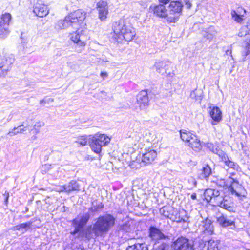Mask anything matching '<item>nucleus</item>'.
Masks as SVG:
<instances>
[{"label":"nucleus","mask_w":250,"mask_h":250,"mask_svg":"<svg viewBox=\"0 0 250 250\" xmlns=\"http://www.w3.org/2000/svg\"><path fill=\"white\" fill-rule=\"evenodd\" d=\"M131 17L124 16L113 24V38L118 42L123 40L132 41L136 35L135 29L131 23Z\"/></svg>","instance_id":"1"},{"label":"nucleus","mask_w":250,"mask_h":250,"mask_svg":"<svg viewBox=\"0 0 250 250\" xmlns=\"http://www.w3.org/2000/svg\"><path fill=\"white\" fill-rule=\"evenodd\" d=\"M86 13L82 9L71 12L63 20L58 21L55 28L57 30L66 29L69 27L78 28L86 18Z\"/></svg>","instance_id":"2"},{"label":"nucleus","mask_w":250,"mask_h":250,"mask_svg":"<svg viewBox=\"0 0 250 250\" xmlns=\"http://www.w3.org/2000/svg\"><path fill=\"white\" fill-rule=\"evenodd\" d=\"M115 218L110 214L99 217L93 224L92 231L97 236L106 233L115 225Z\"/></svg>","instance_id":"3"},{"label":"nucleus","mask_w":250,"mask_h":250,"mask_svg":"<svg viewBox=\"0 0 250 250\" xmlns=\"http://www.w3.org/2000/svg\"><path fill=\"white\" fill-rule=\"evenodd\" d=\"M110 140V138L104 134H96L90 143V147L95 153L100 154L102 147L107 145Z\"/></svg>","instance_id":"4"},{"label":"nucleus","mask_w":250,"mask_h":250,"mask_svg":"<svg viewBox=\"0 0 250 250\" xmlns=\"http://www.w3.org/2000/svg\"><path fill=\"white\" fill-rule=\"evenodd\" d=\"M183 4L179 1H172L168 6L167 22L175 23L178 21L182 13Z\"/></svg>","instance_id":"5"},{"label":"nucleus","mask_w":250,"mask_h":250,"mask_svg":"<svg viewBox=\"0 0 250 250\" xmlns=\"http://www.w3.org/2000/svg\"><path fill=\"white\" fill-rule=\"evenodd\" d=\"M207 146L213 153L217 154L221 159V161L228 168L236 169L238 168V166L234 162L230 161L226 154L221 151L217 143H208Z\"/></svg>","instance_id":"6"},{"label":"nucleus","mask_w":250,"mask_h":250,"mask_svg":"<svg viewBox=\"0 0 250 250\" xmlns=\"http://www.w3.org/2000/svg\"><path fill=\"white\" fill-rule=\"evenodd\" d=\"M86 32V30L78 28L75 32L69 34L70 40L81 48L78 50V51H81L86 45V41L88 38Z\"/></svg>","instance_id":"7"},{"label":"nucleus","mask_w":250,"mask_h":250,"mask_svg":"<svg viewBox=\"0 0 250 250\" xmlns=\"http://www.w3.org/2000/svg\"><path fill=\"white\" fill-rule=\"evenodd\" d=\"M137 101L134 110L137 112H146L149 106V99L146 91H141L137 95Z\"/></svg>","instance_id":"8"},{"label":"nucleus","mask_w":250,"mask_h":250,"mask_svg":"<svg viewBox=\"0 0 250 250\" xmlns=\"http://www.w3.org/2000/svg\"><path fill=\"white\" fill-rule=\"evenodd\" d=\"M171 250H194L190 241L184 237L178 238L171 245Z\"/></svg>","instance_id":"9"},{"label":"nucleus","mask_w":250,"mask_h":250,"mask_svg":"<svg viewBox=\"0 0 250 250\" xmlns=\"http://www.w3.org/2000/svg\"><path fill=\"white\" fill-rule=\"evenodd\" d=\"M12 20L11 15L9 13L2 14L0 18V37L5 38L9 33V26Z\"/></svg>","instance_id":"10"},{"label":"nucleus","mask_w":250,"mask_h":250,"mask_svg":"<svg viewBox=\"0 0 250 250\" xmlns=\"http://www.w3.org/2000/svg\"><path fill=\"white\" fill-rule=\"evenodd\" d=\"M165 4L160 3L158 5H153L151 6L150 9L153 11L154 15L160 18H165L167 21V16H168V12L165 6Z\"/></svg>","instance_id":"11"},{"label":"nucleus","mask_w":250,"mask_h":250,"mask_svg":"<svg viewBox=\"0 0 250 250\" xmlns=\"http://www.w3.org/2000/svg\"><path fill=\"white\" fill-rule=\"evenodd\" d=\"M230 182L231 183L229 188V190L232 194L235 195L237 197L244 196L245 190L241 185L234 181L232 178L229 177Z\"/></svg>","instance_id":"12"},{"label":"nucleus","mask_w":250,"mask_h":250,"mask_svg":"<svg viewBox=\"0 0 250 250\" xmlns=\"http://www.w3.org/2000/svg\"><path fill=\"white\" fill-rule=\"evenodd\" d=\"M33 12L38 17H43L49 13V10L46 5L41 1H38L34 6Z\"/></svg>","instance_id":"13"},{"label":"nucleus","mask_w":250,"mask_h":250,"mask_svg":"<svg viewBox=\"0 0 250 250\" xmlns=\"http://www.w3.org/2000/svg\"><path fill=\"white\" fill-rule=\"evenodd\" d=\"M99 12V18L101 21L105 20L108 14L107 2L105 1H100L97 4Z\"/></svg>","instance_id":"14"},{"label":"nucleus","mask_w":250,"mask_h":250,"mask_svg":"<svg viewBox=\"0 0 250 250\" xmlns=\"http://www.w3.org/2000/svg\"><path fill=\"white\" fill-rule=\"evenodd\" d=\"M89 219V216L87 214L83 215L81 218H77L73 220V224L75 227V230L71 232L73 235L78 233L80 229L86 223Z\"/></svg>","instance_id":"15"},{"label":"nucleus","mask_w":250,"mask_h":250,"mask_svg":"<svg viewBox=\"0 0 250 250\" xmlns=\"http://www.w3.org/2000/svg\"><path fill=\"white\" fill-rule=\"evenodd\" d=\"M149 236L152 240L155 242H158L166 238V236L160 229L154 227H151L149 228Z\"/></svg>","instance_id":"16"},{"label":"nucleus","mask_w":250,"mask_h":250,"mask_svg":"<svg viewBox=\"0 0 250 250\" xmlns=\"http://www.w3.org/2000/svg\"><path fill=\"white\" fill-rule=\"evenodd\" d=\"M209 109V115L212 120L211 123L216 125L222 120V112L219 107L216 106L210 107Z\"/></svg>","instance_id":"17"},{"label":"nucleus","mask_w":250,"mask_h":250,"mask_svg":"<svg viewBox=\"0 0 250 250\" xmlns=\"http://www.w3.org/2000/svg\"><path fill=\"white\" fill-rule=\"evenodd\" d=\"M157 153L154 150H149L144 153L142 157V162L145 164H151L156 159Z\"/></svg>","instance_id":"18"},{"label":"nucleus","mask_w":250,"mask_h":250,"mask_svg":"<svg viewBox=\"0 0 250 250\" xmlns=\"http://www.w3.org/2000/svg\"><path fill=\"white\" fill-rule=\"evenodd\" d=\"M160 213L166 218L170 220L174 219L173 215L177 213V209L170 206H165L160 209Z\"/></svg>","instance_id":"19"},{"label":"nucleus","mask_w":250,"mask_h":250,"mask_svg":"<svg viewBox=\"0 0 250 250\" xmlns=\"http://www.w3.org/2000/svg\"><path fill=\"white\" fill-rule=\"evenodd\" d=\"M192 137L189 141L186 142L188 143V145L194 150H200L202 148V146L200 140L195 134L192 136Z\"/></svg>","instance_id":"20"},{"label":"nucleus","mask_w":250,"mask_h":250,"mask_svg":"<svg viewBox=\"0 0 250 250\" xmlns=\"http://www.w3.org/2000/svg\"><path fill=\"white\" fill-rule=\"evenodd\" d=\"M173 217L174 219H172L171 220L178 223L188 222L189 219V217L185 210L179 212L177 210V213L173 215Z\"/></svg>","instance_id":"21"},{"label":"nucleus","mask_w":250,"mask_h":250,"mask_svg":"<svg viewBox=\"0 0 250 250\" xmlns=\"http://www.w3.org/2000/svg\"><path fill=\"white\" fill-rule=\"evenodd\" d=\"M218 223L223 227L233 226L235 227V222L224 216H221L217 219Z\"/></svg>","instance_id":"22"},{"label":"nucleus","mask_w":250,"mask_h":250,"mask_svg":"<svg viewBox=\"0 0 250 250\" xmlns=\"http://www.w3.org/2000/svg\"><path fill=\"white\" fill-rule=\"evenodd\" d=\"M218 245L217 241L210 240L205 243L202 250H219Z\"/></svg>","instance_id":"23"},{"label":"nucleus","mask_w":250,"mask_h":250,"mask_svg":"<svg viewBox=\"0 0 250 250\" xmlns=\"http://www.w3.org/2000/svg\"><path fill=\"white\" fill-rule=\"evenodd\" d=\"M218 195V191L212 189H208L205 191V199L208 202H211L214 196Z\"/></svg>","instance_id":"24"},{"label":"nucleus","mask_w":250,"mask_h":250,"mask_svg":"<svg viewBox=\"0 0 250 250\" xmlns=\"http://www.w3.org/2000/svg\"><path fill=\"white\" fill-rule=\"evenodd\" d=\"M65 192L70 193L73 191L79 190V186L75 181H71L68 184L65 185Z\"/></svg>","instance_id":"25"},{"label":"nucleus","mask_w":250,"mask_h":250,"mask_svg":"<svg viewBox=\"0 0 250 250\" xmlns=\"http://www.w3.org/2000/svg\"><path fill=\"white\" fill-rule=\"evenodd\" d=\"M216 32L214 30V27H210L206 30L203 31L202 35L204 38L210 41L215 36Z\"/></svg>","instance_id":"26"},{"label":"nucleus","mask_w":250,"mask_h":250,"mask_svg":"<svg viewBox=\"0 0 250 250\" xmlns=\"http://www.w3.org/2000/svg\"><path fill=\"white\" fill-rule=\"evenodd\" d=\"M199 227L204 231H211V223L209 219H206L202 222Z\"/></svg>","instance_id":"27"},{"label":"nucleus","mask_w":250,"mask_h":250,"mask_svg":"<svg viewBox=\"0 0 250 250\" xmlns=\"http://www.w3.org/2000/svg\"><path fill=\"white\" fill-rule=\"evenodd\" d=\"M211 172L210 167L207 165L202 168L201 172L200 174V177L201 179L206 178L211 174Z\"/></svg>","instance_id":"28"},{"label":"nucleus","mask_w":250,"mask_h":250,"mask_svg":"<svg viewBox=\"0 0 250 250\" xmlns=\"http://www.w3.org/2000/svg\"><path fill=\"white\" fill-rule=\"evenodd\" d=\"M249 34H250V19L249 20L248 24L241 28L238 35L243 37Z\"/></svg>","instance_id":"29"},{"label":"nucleus","mask_w":250,"mask_h":250,"mask_svg":"<svg viewBox=\"0 0 250 250\" xmlns=\"http://www.w3.org/2000/svg\"><path fill=\"white\" fill-rule=\"evenodd\" d=\"M194 135V134L185 130H182L180 131L181 138L186 143L189 141V140H190V138L192 137V136Z\"/></svg>","instance_id":"30"},{"label":"nucleus","mask_w":250,"mask_h":250,"mask_svg":"<svg viewBox=\"0 0 250 250\" xmlns=\"http://www.w3.org/2000/svg\"><path fill=\"white\" fill-rule=\"evenodd\" d=\"M10 69L9 63H0V77H4Z\"/></svg>","instance_id":"31"},{"label":"nucleus","mask_w":250,"mask_h":250,"mask_svg":"<svg viewBox=\"0 0 250 250\" xmlns=\"http://www.w3.org/2000/svg\"><path fill=\"white\" fill-rule=\"evenodd\" d=\"M31 225L32 223L30 222L21 223L14 227L13 229L14 230H20L21 229H23L26 231L31 228Z\"/></svg>","instance_id":"32"},{"label":"nucleus","mask_w":250,"mask_h":250,"mask_svg":"<svg viewBox=\"0 0 250 250\" xmlns=\"http://www.w3.org/2000/svg\"><path fill=\"white\" fill-rule=\"evenodd\" d=\"M224 199L222 196L220 195L219 192H218V195L214 196L211 202L215 206L221 207L222 204H223L222 202Z\"/></svg>","instance_id":"33"},{"label":"nucleus","mask_w":250,"mask_h":250,"mask_svg":"<svg viewBox=\"0 0 250 250\" xmlns=\"http://www.w3.org/2000/svg\"><path fill=\"white\" fill-rule=\"evenodd\" d=\"M202 92L200 90L195 89L191 92L190 96L196 100H201L202 99Z\"/></svg>","instance_id":"34"},{"label":"nucleus","mask_w":250,"mask_h":250,"mask_svg":"<svg viewBox=\"0 0 250 250\" xmlns=\"http://www.w3.org/2000/svg\"><path fill=\"white\" fill-rule=\"evenodd\" d=\"M231 14L233 20L238 23H241L243 21L242 16L238 15L234 10H232Z\"/></svg>","instance_id":"35"},{"label":"nucleus","mask_w":250,"mask_h":250,"mask_svg":"<svg viewBox=\"0 0 250 250\" xmlns=\"http://www.w3.org/2000/svg\"><path fill=\"white\" fill-rule=\"evenodd\" d=\"M43 125V123L42 122H38L36 123L33 127V133L37 134L40 132V128L41 126Z\"/></svg>","instance_id":"36"},{"label":"nucleus","mask_w":250,"mask_h":250,"mask_svg":"<svg viewBox=\"0 0 250 250\" xmlns=\"http://www.w3.org/2000/svg\"><path fill=\"white\" fill-rule=\"evenodd\" d=\"M79 144L84 146L87 145V138L85 136H81L79 139L78 141H77Z\"/></svg>","instance_id":"37"},{"label":"nucleus","mask_w":250,"mask_h":250,"mask_svg":"<svg viewBox=\"0 0 250 250\" xmlns=\"http://www.w3.org/2000/svg\"><path fill=\"white\" fill-rule=\"evenodd\" d=\"M220 207L228 210H230L231 207L230 205V203L227 200L224 199Z\"/></svg>","instance_id":"38"},{"label":"nucleus","mask_w":250,"mask_h":250,"mask_svg":"<svg viewBox=\"0 0 250 250\" xmlns=\"http://www.w3.org/2000/svg\"><path fill=\"white\" fill-rule=\"evenodd\" d=\"M21 126H23V125H20L18 127H14L13 129L10 130L8 133V134L10 136H13L14 135H16V134L19 133V131H16V130L20 127H21Z\"/></svg>","instance_id":"39"},{"label":"nucleus","mask_w":250,"mask_h":250,"mask_svg":"<svg viewBox=\"0 0 250 250\" xmlns=\"http://www.w3.org/2000/svg\"><path fill=\"white\" fill-rule=\"evenodd\" d=\"M157 67H158V66H157ZM157 70L158 72L159 73H162V74L165 73L167 75H169L171 77H172L174 75V73L173 72L171 73L170 72H168L167 69H164L163 68H160V67H159L157 68Z\"/></svg>","instance_id":"40"},{"label":"nucleus","mask_w":250,"mask_h":250,"mask_svg":"<svg viewBox=\"0 0 250 250\" xmlns=\"http://www.w3.org/2000/svg\"><path fill=\"white\" fill-rule=\"evenodd\" d=\"M54 190L56 192H65V185L56 186L54 188Z\"/></svg>","instance_id":"41"},{"label":"nucleus","mask_w":250,"mask_h":250,"mask_svg":"<svg viewBox=\"0 0 250 250\" xmlns=\"http://www.w3.org/2000/svg\"><path fill=\"white\" fill-rule=\"evenodd\" d=\"M141 246L139 245L138 247L136 246H131L128 247L126 250H143V249H141ZM145 250H147L146 249Z\"/></svg>","instance_id":"42"},{"label":"nucleus","mask_w":250,"mask_h":250,"mask_svg":"<svg viewBox=\"0 0 250 250\" xmlns=\"http://www.w3.org/2000/svg\"><path fill=\"white\" fill-rule=\"evenodd\" d=\"M54 100L53 98H46V99H42V100L40 101V103L41 104H43V103H49L50 102H53Z\"/></svg>","instance_id":"43"},{"label":"nucleus","mask_w":250,"mask_h":250,"mask_svg":"<svg viewBox=\"0 0 250 250\" xmlns=\"http://www.w3.org/2000/svg\"><path fill=\"white\" fill-rule=\"evenodd\" d=\"M50 167V166L48 165H45L42 167V173H46V169H49Z\"/></svg>","instance_id":"44"},{"label":"nucleus","mask_w":250,"mask_h":250,"mask_svg":"<svg viewBox=\"0 0 250 250\" xmlns=\"http://www.w3.org/2000/svg\"><path fill=\"white\" fill-rule=\"evenodd\" d=\"M185 3L187 8H190L191 7V4L189 0H183Z\"/></svg>","instance_id":"45"},{"label":"nucleus","mask_w":250,"mask_h":250,"mask_svg":"<svg viewBox=\"0 0 250 250\" xmlns=\"http://www.w3.org/2000/svg\"><path fill=\"white\" fill-rule=\"evenodd\" d=\"M100 76L103 78V79L104 80L108 76V74L106 72H102L100 74Z\"/></svg>","instance_id":"46"},{"label":"nucleus","mask_w":250,"mask_h":250,"mask_svg":"<svg viewBox=\"0 0 250 250\" xmlns=\"http://www.w3.org/2000/svg\"><path fill=\"white\" fill-rule=\"evenodd\" d=\"M3 195L5 197V202L7 204L9 198V193L8 192H5Z\"/></svg>","instance_id":"47"},{"label":"nucleus","mask_w":250,"mask_h":250,"mask_svg":"<svg viewBox=\"0 0 250 250\" xmlns=\"http://www.w3.org/2000/svg\"><path fill=\"white\" fill-rule=\"evenodd\" d=\"M160 3L163 4H167L170 0H158Z\"/></svg>","instance_id":"48"},{"label":"nucleus","mask_w":250,"mask_h":250,"mask_svg":"<svg viewBox=\"0 0 250 250\" xmlns=\"http://www.w3.org/2000/svg\"><path fill=\"white\" fill-rule=\"evenodd\" d=\"M134 135L135 137V140L137 142L139 141L141 138V135L139 134H137L136 133H135Z\"/></svg>","instance_id":"49"},{"label":"nucleus","mask_w":250,"mask_h":250,"mask_svg":"<svg viewBox=\"0 0 250 250\" xmlns=\"http://www.w3.org/2000/svg\"><path fill=\"white\" fill-rule=\"evenodd\" d=\"M226 54L227 55H230L231 54V49H228L226 51Z\"/></svg>","instance_id":"50"},{"label":"nucleus","mask_w":250,"mask_h":250,"mask_svg":"<svg viewBox=\"0 0 250 250\" xmlns=\"http://www.w3.org/2000/svg\"><path fill=\"white\" fill-rule=\"evenodd\" d=\"M85 237L88 239H89L91 237V236H90V233H89L88 230L85 233Z\"/></svg>","instance_id":"51"},{"label":"nucleus","mask_w":250,"mask_h":250,"mask_svg":"<svg viewBox=\"0 0 250 250\" xmlns=\"http://www.w3.org/2000/svg\"><path fill=\"white\" fill-rule=\"evenodd\" d=\"M191 198L193 200H195L196 199V193H193L191 195Z\"/></svg>","instance_id":"52"},{"label":"nucleus","mask_w":250,"mask_h":250,"mask_svg":"<svg viewBox=\"0 0 250 250\" xmlns=\"http://www.w3.org/2000/svg\"><path fill=\"white\" fill-rule=\"evenodd\" d=\"M226 185L225 182L223 180L220 181V186H224Z\"/></svg>","instance_id":"53"},{"label":"nucleus","mask_w":250,"mask_h":250,"mask_svg":"<svg viewBox=\"0 0 250 250\" xmlns=\"http://www.w3.org/2000/svg\"><path fill=\"white\" fill-rule=\"evenodd\" d=\"M26 129L24 128H20V131H19V133H22L24 132Z\"/></svg>","instance_id":"54"},{"label":"nucleus","mask_w":250,"mask_h":250,"mask_svg":"<svg viewBox=\"0 0 250 250\" xmlns=\"http://www.w3.org/2000/svg\"><path fill=\"white\" fill-rule=\"evenodd\" d=\"M16 131H20V128H19L16 130Z\"/></svg>","instance_id":"55"},{"label":"nucleus","mask_w":250,"mask_h":250,"mask_svg":"<svg viewBox=\"0 0 250 250\" xmlns=\"http://www.w3.org/2000/svg\"><path fill=\"white\" fill-rule=\"evenodd\" d=\"M102 62H106L107 61H105V60H104V59H102Z\"/></svg>","instance_id":"56"},{"label":"nucleus","mask_w":250,"mask_h":250,"mask_svg":"<svg viewBox=\"0 0 250 250\" xmlns=\"http://www.w3.org/2000/svg\"><path fill=\"white\" fill-rule=\"evenodd\" d=\"M32 138H34V139H36V136H33Z\"/></svg>","instance_id":"57"}]
</instances>
